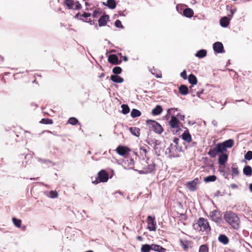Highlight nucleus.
Here are the masks:
<instances>
[{"instance_id":"f257e3e1","label":"nucleus","mask_w":252,"mask_h":252,"mask_svg":"<svg viewBox=\"0 0 252 252\" xmlns=\"http://www.w3.org/2000/svg\"><path fill=\"white\" fill-rule=\"evenodd\" d=\"M150 148L147 145H144L140 147L139 153L142 157L141 160V168L145 170L146 173H150L155 169V164L152 161L149 162V158L147 156V154L149 151Z\"/></svg>"},{"instance_id":"f03ea898","label":"nucleus","mask_w":252,"mask_h":252,"mask_svg":"<svg viewBox=\"0 0 252 252\" xmlns=\"http://www.w3.org/2000/svg\"><path fill=\"white\" fill-rule=\"evenodd\" d=\"M223 218L232 228L236 230L239 229L241 221L237 214L232 211H226L224 214Z\"/></svg>"},{"instance_id":"7ed1b4c3","label":"nucleus","mask_w":252,"mask_h":252,"mask_svg":"<svg viewBox=\"0 0 252 252\" xmlns=\"http://www.w3.org/2000/svg\"><path fill=\"white\" fill-rule=\"evenodd\" d=\"M193 226L194 229L199 231L206 232L207 233H209L211 229L207 220L203 218H200Z\"/></svg>"},{"instance_id":"20e7f679","label":"nucleus","mask_w":252,"mask_h":252,"mask_svg":"<svg viewBox=\"0 0 252 252\" xmlns=\"http://www.w3.org/2000/svg\"><path fill=\"white\" fill-rule=\"evenodd\" d=\"M147 124L150 129H152L154 132L158 134H161L163 128L162 126L155 121L148 120L146 121Z\"/></svg>"},{"instance_id":"39448f33","label":"nucleus","mask_w":252,"mask_h":252,"mask_svg":"<svg viewBox=\"0 0 252 252\" xmlns=\"http://www.w3.org/2000/svg\"><path fill=\"white\" fill-rule=\"evenodd\" d=\"M226 151V149L225 148L222 143H219L216 145L215 148L210 149L208 154L211 158H215L218 153H223V152Z\"/></svg>"},{"instance_id":"423d86ee","label":"nucleus","mask_w":252,"mask_h":252,"mask_svg":"<svg viewBox=\"0 0 252 252\" xmlns=\"http://www.w3.org/2000/svg\"><path fill=\"white\" fill-rule=\"evenodd\" d=\"M109 179V175L105 170H101L97 174V176L95 181L92 182L94 184H97L100 182H106Z\"/></svg>"},{"instance_id":"0eeeda50","label":"nucleus","mask_w":252,"mask_h":252,"mask_svg":"<svg viewBox=\"0 0 252 252\" xmlns=\"http://www.w3.org/2000/svg\"><path fill=\"white\" fill-rule=\"evenodd\" d=\"M64 3L69 9L79 10L82 7L77 0H64Z\"/></svg>"},{"instance_id":"6e6552de","label":"nucleus","mask_w":252,"mask_h":252,"mask_svg":"<svg viewBox=\"0 0 252 252\" xmlns=\"http://www.w3.org/2000/svg\"><path fill=\"white\" fill-rule=\"evenodd\" d=\"M115 151L118 155L125 158H129V153L131 151L128 147L121 145L118 146Z\"/></svg>"},{"instance_id":"1a4fd4ad","label":"nucleus","mask_w":252,"mask_h":252,"mask_svg":"<svg viewBox=\"0 0 252 252\" xmlns=\"http://www.w3.org/2000/svg\"><path fill=\"white\" fill-rule=\"evenodd\" d=\"M147 229L151 231H156L157 230V222L155 217L148 216L146 220Z\"/></svg>"},{"instance_id":"9d476101","label":"nucleus","mask_w":252,"mask_h":252,"mask_svg":"<svg viewBox=\"0 0 252 252\" xmlns=\"http://www.w3.org/2000/svg\"><path fill=\"white\" fill-rule=\"evenodd\" d=\"M199 183V180L197 178H195L192 181L189 182L187 184L188 189L191 191H195L197 189V185Z\"/></svg>"},{"instance_id":"9b49d317","label":"nucleus","mask_w":252,"mask_h":252,"mask_svg":"<svg viewBox=\"0 0 252 252\" xmlns=\"http://www.w3.org/2000/svg\"><path fill=\"white\" fill-rule=\"evenodd\" d=\"M180 123L179 120L174 116H172L171 120L169 121V126L173 128H179Z\"/></svg>"},{"instance_id":"f8f14e48","label":"nucleus","mask_w":252,"mask_h":252,"mask_svg":"<svg viewBox=\"0 0 252 252\" xmlns=\"http://www.w3.org/2000/svg\"><path fill=\"white\" fill-rule=\"evenodd\" d=\"M210 217L213 220L218 222L221 219L220 212L216 210L211 211L210 213Z\"/></svg>"},{"instance_id":"ddd939ff","label":"nucleus","mask_w":252,"mask_h":252,"mask_svg":"<svg viewBox=\"0 0 252 252\" xmlns=\"http://www.w3.org/2000/svg\"><path fill=\"white\" fill-rule=\"evenodd\" d=\"M213 49L214 50L218 53L224 52L223 44L220 42H215L213 44Z\"/></svg>"},{"instance_id":"4468645a","label":"nucleus","mask_w":252,"mask_h":252,"mask_svg":"<svg viewBox=\"0 0 252 252\" xmlns=\"http://www.w3.org/2000/svg\"><path fill=\"white\" fill-rule=\"evenodd\" d=\"M182 138L187 143L191 142L192 140L191 135L188 129H186L181 135Z\"/></svg>"},{"instance_id":"2eb2a0df","label":"nucleus","mask_w":252,"mask_h":252,"mask_svg":"<svg viewBox=\"0 0 252 252\" xmlns=\"http://www.w3.org/2000/svg\"><path fill=\"white\" fill-rule=\"evenodd\" d=\"M180 246L182 248V249L185 251L188 252L189 248H191V242L190 241L188 240H181L180 241Z\"/></svg>"},{"instance_id":"dca6fc26","label":"nucleus","mask_w":252,"mask_h":252,"mask_svg":"<svg viewBox=\"0 0 252 252\" xmlns=\"http://www.w3.org/2000/svg\"><path fill=\"white\" fill-rule=\"evenodd\" d=\"M108 62L113 64H118L121 63L119 58L116 55L112 54L109 56L108 59Z\"/></svg>"},{"instance_id":"f3484780","label":"nucleus","mask_w":252,"mask_h":252,"mask_svg":"<svg viewBox=\"0 0 252 252\" xmlns=\"http://www.w3.org/2000/svg\"><path fill=\"white\" fill-rule=\"evenodd\" d=\"M228 159V155L225 153H221L219 157L218 162L220 165L225 164Z\"/></svg>"},{"instance_id":"a211bd4d","label":"nucleus","mask_w":252,"mask_h":252,"mask_svg":"<svg viewBox=\"0 0 252 252\" xmlns=\"http://www.w3.org/2000/svg\"><path fill=\"white\" fill-rule=\"evenodd\" d=\"M109 20V16L108 15H104L100 17L98 20V25L100 27L105 26L107 21Z\"/></svg>"},{"instance_id":"6ab92c4d","label":"nucleus","mask_w":252,"mask_h":252,"mask_svg":"<svg viewBox=\"0 0 252 252\" xmlns=\"http://www.w3.org/2000/svg\"><path fill=\"white\" fill-rule=\"evenodd\" d=\"M103 4L110 9H113L116 8L117 3L115 0H107L106 2H103Z\"/></svg>"},{"instance_id":"aec40b11","label":"nucleus","mask_w":252,"mask_h":252,"mask_svg":"<svg viewBox=\"0 0 252 252\" xmlns=\"http://www.w3.org/2000/svg\"><path fill=\"white\" fill-rule=\"evenodd\" d=\"M229 23L230 19L226 16L222 17L220 21V26L224 28L227 27L229 25Z\"/></svg>"},{"instance_id":"412c9836","label":"nucleus","mask_w":252,"mask_h":252,"mask_svg":"<svg viewBox=\"0 0 252 252\" xmlns=\"http://www.w3.org/2000/svg\"><path fill=\"white\" fill-rule=\"evenodd\" d=\"M110 79L115 83H121L124 81V79L117 75H112L110 76Z\"/></svg>"},{"instance_id":"4be33fe9","label":"nucleus","mask_w":252,"mask_h":252,"mask_svg":"<svg viewBox=\"0 0 252 252\" xmlns=\"http://www.w3.org/2000/svg\"><path fill=\"white\" fill-rule=\"evenodd\" d=\"M194 12L193 10L190 8H187L184 10L183 15L188 18H191L193 16Z\"/></svg>"},{"instance_id":"5701e85b","label":"nucleus","mask_w":252,"mask_h":252,"mask_svg":"<svg viewBox=\"0 0 252 252\" xmlns=\"http://www.w3.org/2000/svg\"><path fill=\"white\" fill-rule=\"evenodd\" d=\"M218 240L220 242L224 245H226L229 243V239L224 234H220L218 237Z\"/></svg>"},{"instance_id":"b1692460","label":"nucleus","mask_w":252,"mask_h":252,"mask_svg":"<svg viewBox=\"0 0 252 252\" xmlns=\"http://www.w3.org/2000/svg\"><path fill=\"white\" fill-rule=\"evenodd\" d=\"M179 93L182 95H187L189 93V89L186 85H182L179 88Z\"/></svg>"},{"instance_id":"393cba45","label":"nucleus","mask_w":252,"mask_h":252,"mask_svg":"<svg viewBox=\"0 0 252 252\" xmlns=\"http://www.w3.org/2000/svg\"><path fill=\"white\" fill-rule=\"evenodd\" d=\"M153 246L152 245L144 244L141 246V252H150L152 250Z\"/></svg>"},{"instance_id":"a878e982","label":"nucleus","mask_w":252,"mask_h":252,"mask_svg":"<svg viewBox=\"0 0 252 252\" xmlns=\"http://www.w3.org/2000/svg\"><path fill=\"white\" fill-rule=\"evenodd\" d=\"M162 111V108L161 106L157 105L152 110V113L153 115H159Z\"/></svg>"},{"instance_id":"bb28decb","label":"nucleus","mask_w":252,"mask_h":252,"mask_svg":"<svg viewBox=\"0 0 252 252\" xmlns=\"http://www.w3.org/2000/svg\"><path fill=\"white\" fill-rule=\"evenodd\" d=\"M188 80L191 85H196L197 83V79L195 76L192 74H190L188 77Z\"/></svg>"},{"instance_id":"cd10ccee","label":"nucleus","mask_w":252,"mask_h":252,"mask_svg":"<svg viewBox=\"0 0 252 252\" xmlns=\"http://www.w3.org/2000/svg\"><path fill=\"white\" fill-rule=\"evenodd\" d=\"M243 173L246 176H251L252 175V169L249 165H246L243 169Z\"/></svg>"},{"instance_id":"c85d7f7f","label":"nucleus","mask_w":252,"mask_h":252,"mask_svg":"<svg viewBox=\"0 0 252 252\" xmlns=\"http://www.w3.org/2000/svg\"><path fill=\"white\" fill-rule=\"evenodd\" d=\"M226 149L231 148L234 145V141L232 139H228L222 142Z\"/></svg>"},{"instance_id":"c756f323","label":"nucleus","mask_w":252,"mask_h":252,"mask_svg":"<svg viewBox=\"0 0 252 252\" xmlns=\"http://www.w3.org/2000/svg\"><path fill=\"white\" fill-rule=\"evenodd\" d=\"M130 131L132 134L136 136H139L140 135V129L136 127H130L129 128Z\"/></svg>"},{"instance_id":"7c9ffc66","label":"nucleus","mask_w":252,"mask_h":252,"mask_svg":"<svg viewBox=\"0 0 252 252\" xmlns=\"http://www.w3.org/2000/svg\"><path fill=\"white\" fill-rule=\"evenodd\" d=\"M207 55V51L204 49L199 50L195 54V56L199 58L205 57Z\"/></svg>"},{"instance_id":"2f4dec72","label":"nucleus","mask_w":252,"mask_h":252,"mask_svg":"<svg viewBox=\"0 0 252 252\" xmlns=\"http://www.w3.org/2000/svg\"><path fill=\"white\" fill-rule=\"evenodd\" d=\"M141 115V112L136 109H133L131 112L130 116L132 118H136L140 116Z\"/></svg>"},{"instance_id":"473e14b6","label":"nucleus","mask_w":252,"mask_h":252,"mask_svg":"<svg viewBox=\"0 0 252 252\" xmlns=\"http://www.w3.org/2000/svg\"><path fill=\"white\" fill-rule=\"evenodd\" d=\"M217 180V177L215 175H211L205 177L204 181L206 183L215 182Z\"/></svg>"},{"instance_id":"72a5a7b5","label":"nucleus","mask_w":252,"mask_h":252,"mask_svg":"<svg viewBox=\"0 0 252 252\" xmlns=\"http://www.w3.org/2000/svg\"><path fill=\"white\" fill-rule=\"evenodd\" d=\"M40 123L45 125H52L53 124V121L48 118H43L41 120Z\"/></svg>"},{"instance_id":"f704fd0d","label":"nucleus","mask_w":252,"mask_h":252,"mask_svg":"<svg viewBox=\"0 0 252 252\" xmlns=\"http://www.w3.org/2000/svg\"><path fill=\"white\" fill-rule=\"evenodd\" d=\"M122 108V112L124 114H128L130 111V109L128 106L126 104H122L121 105Z\"/></svg>"},{"instance_id":"c9c22d12","label":"nucleus","mask_w":252,"mask_h":252,"mask_svg":"<svg viewBox=\"0 0 252 252\" xmlns=\"http://www.w3.org/2000/svg\"><path fill=\"white\" fill-rule=\"evenodd\" d=\"M12 221L14 225L18 228H20L21 226L22 220L20 219H17L15 218H12Z\"/></svg>"},{"instance_id":"e433bc0d","label":"nucleus","mask_w":252,"mask_h":252,"mask_svg":"<svg viewBox=\"0 0 252 252\" xmlns=\"http://www.w3.org/2000/svg\"><path fill=\"white\" fill-rule=\"evenodd\" d=\"M151 73L158 78L162 77V73L160 71H156L155 69L151 70Z\"/></svg>"},{"instance_id":"4c0bfd02","label":"nucleus","mask_w":252,"mask_h":252,"mask_svg":"<svg viewBox=\"0 0 252 252\" xmlns=\"http://www.w3.org/2000/svg\"><path fill=\"white\" fill-rule=\"evenodd\" d=\"M122 71V69L120 66H115L113 68L112 72L114 74L116 75L119 74L121 73Z\"/></svg>"},{"instance_id":"58836bf2","label":"nucleus","mask_w":252,"mask_h":252,"mask_svg":"<svg viewBox=\"0 0 252 252\" xmlns=\"http://www.w3.org/2000/svg\"><path fill=\"white\" fill-rule=\"evenodd\" d=\"M199 252H209L208 247L206 245H202L200 246Z\"/></svg>"},{"instance_id":"ea45409f","label":"nucleus","mask_w":252,"mask_h":252,"mask_svg":"<svg viewBox=\"0 0 252 252\" xmlns=\"http://www.w3.org/2000/svg\"><path fill=\"white\" fill-rule=\"evenodd\" d=\"M68 123L72 125H75L78 123V121L76 118L71 117L69 119Z\"/></svg>"},{"instance_id":"a19ab883","label":"nucleus","mask_w":252,"mask_h":252,"mask_svg":"<svg viewBox=\"0 0 252 252\" xmlns=\"http://www.w3.org/2000/svg\"><path fill=\"white\" fill-rule=\"evenodd\" d=\"M232 174L234 176H237L239 174V171L237 167L233 165L231 167Z\"/></svg>"},{"instance_id":"79ce46f5","label":"nucleus","mask_w":252,"mask_h":252,"mask_svg":"<svg viewBox=\"0 0 252 252\" xmlns=\"http://www.w3.org/2000/svg\"><path fill=\"white\" fill-rule=\"evenodd\" d=\"M245 158L250 160L252 159V151H249L245 155Z\"/></svg>"},{"instance_id":"37998d69","label":"nucleus","mask_w":252,"mask_h":252,"mask_svg":"<svg viewBox=\"0 0 252 252\" xmlns=\"http://www.w3.org/2000/svg\"><path fill=\"white\" fill-rule=\"evenodd\" d=\"M115 25L116 27L119 28H123V26L120 20H117L115 22Z\"/></svg>"},{"instance_id":"c03bdc74","label":"nucleus","mask_w":252,"mask_h":252,"mask_svg":"<svg viewBox=\"0 0 252 252\" xmlns=\"http://www.w3.org/2000/svg\"><path fill=\"white\" fill-rule=\"evenodd\" d=\"M101 14V12L98 10H95L94 11L93 16L94 18H97Z\"/></svg>"},{"instance_id":"a18cd8bd","label":"nucleus","mask_w":252,"mask_h":252,"mask_svg":"<svg viewBox=\"0 0 252 252\" xmlns=\"http://www.w3.org/2000/svg\"><path fill=\"white\" fill-rule=\"evenodd\" d=\"M91 15V14L90 13H87V12H84L82 14L81 18L84 19L86 21L87 20V18L90 17Z\"/></svg>"},{"instance_id":"49530a36","label":"nucleus","mask_w":252,"mask_h":252,"mask_svg":"<svg viewBox=\"0 0 252 252\" xmlns=\"http://www.w3.org/2000/svg\"><path fill=\"white\" fill-rule=\"evenodd\" d=\"M49 194H50V196L51 198H56L58 196V194L57 192H55L54 191H50V192H49Z\"/></svg>"},{"instance_id":"de8ad7c7","label":"nucleus","mask_w":252,"mask_h":252,"mask_svg":"<svg viewBox=\"0 0 252 252\" xmlns=\"http://www.w3.org/2000/svg\"><path fill=\"white\" fill-rule=\"evenodd\" d=\"M152 246H153L152 250L156 251V252H158L161 247V246H160V245H156V244H152Z\"/></svg>"},{"instance_id":"09e8293b","label":"nucleus","mask_w":252,"mask_h":252,"mask_svg":"<svg viewBox=\"0 0 252 252\" xmlns=\"http://www.w3.org/2000/svg\"><path fill=\"white\" fill-rule=\"evenodd\" d=\"M81 16H82V14L80 12H78L77 14H76L75 15V18L76 19H79L80 20H82L84 22H86V20H85L84 19L81 18Z\"/></svg>"},{"instance_id":"8fccbe9b","label":"nucleus","mask_w":252,"mask_h":252,"mask_svg":"<svg viewBox=\"0 0 252 252\" xmlns=\"http://www.w3.org/2000/svg\"><path fill=\"white\" fill-rule=\"evenodd\" d=\"M180 75L184 79L186 80L187 79V75L185 70H184L183 71L181 72Z\"/></svg>"},{"instance_id":"3c124183","label":"nucleus","mask_w":252,"mask_h":252,"mask_svg":"<svg viewBox=\"0 0 252 252\" xmlns=\"http://www.w3.org/2000/svg\"><path fill=\"white\" fill-rule=\"evenodd\" d=\"M166 250L163 248L162 247H160V249H159L158 252H166Z\"/></svg>"},{"instance_id":"603ef678","label":"nucleus","mask_w":252,"mask_h":252,"mask_svg":"<svg viewBox=\"0 0 252 252\" xmlns=\"http://www.w3.org/2000/svg\"><path fill=\"white\" fill-rule=\"evenodd\" d=\"M179 140V139L178 138L175 137L174 138L173 142L176 144V145H177L178 144Z\"/></svg>"},{"instance_id":"864d4df0","label":"nucleus","mask_w":252,"mask_h":252,"mask_svg":"<svg viewBox=\"0 0 252 252\" xmlns=\"http://www.w3.org/2000/svg\"><path fill=\"white\" fill-rule=\"evenodd\" d=\"M203 91H204V90H202V91L200 92H199V91L197 92L196 95L198 97H200V94L203 93Z\"/></svg>"},{"instance_id":"5fc2aeb1","label":"nucleus","mask_w":252,"mask_h":252,"mask_svg":"<svg viewBox=\"0 0 252 252\" xmlns=\"http://www.w3.org/2000/svg\"><path fill=\"white\" fill-rule=\"evenodd\" d=\"M136 239L138 241H142L143 240V238L141 236H138L136 237Z\"/></svg>"},{"instance_id":"6e6d98bb","label":"nucleus","mask_w":252,"mask_h":252,"mask_svg":"<svg viewBox=\"0 0 252 252\" xmlns=\"http://www.w3.org/2000/svg\"><path fill=\"white\" fill-rule=\"evenodd\" d=\"M134 163V160L132 158H130V164L131 165H133Z\"/></svg>"},{"instance_id":"4d7b16f0","label":"nucleus","mask_w":252,"mask_h":252,"mask_svg":"<svg viewBox=\"0 0 252 252\" xmlns=\"http://www.w3.org/2000/svg\"><path fill=\"white\" fill-rule=\"evenodd\" d=\"M250 189L251 191L252 192V183L250 185Z\"/></svg>"},{"instance_id":"13d9d810","label":"nucleus","mask_w":252,"mask_h":252,"mask_svg":"<svg viewBox=\"0 0 252 252\" xmlns=\"http://www.w3.org/2000/svg\"><path fill=\"white\" fill-rule=\"evenodd\" d=\"M192 88H193V86H191V87H190V92H191L193 93Z\"/></svg>"},{"instance_id":"bf43d9fd","label":"nucleus","mask_w":252,"mask_h":252,"mask_svg":"<svg viewBox=\"0 0 252 252\" xmlns=\"http://www.w3.org/2000/svg\"><path fill=\"white\" fill-rule=\"evenodd\" d=\"M133 155H135V156H137V153H135V152H133Z\"/></svg>"},{"instance_id":"052dcab7","label":"nucleus","mask_w":252,"mask_h":252,"mask_svg":"<svg viewBox=\"0 0 252 252\" xmlns=\"http://www.w3.org/2000/svg\"><path fill=\"white\" fill-rule=\"evenodd\" d=\"M124 60L126 61L127 60V58L126 57H125Z\"/></svg>"},{"instance_id":"680f3d73","label":"nucleus","mask_w":252,"mask_h":252,"mask_svg":"<svg viewBox=\"0 0 252 252\" xmlns=\"http://www.w3.org/2000/svg\"><path fill=\"white\" fill-rule=\"evenodd\" d=\"M93 252L92 251H88L87 252Z\"/></svg>"}]
</instances>
